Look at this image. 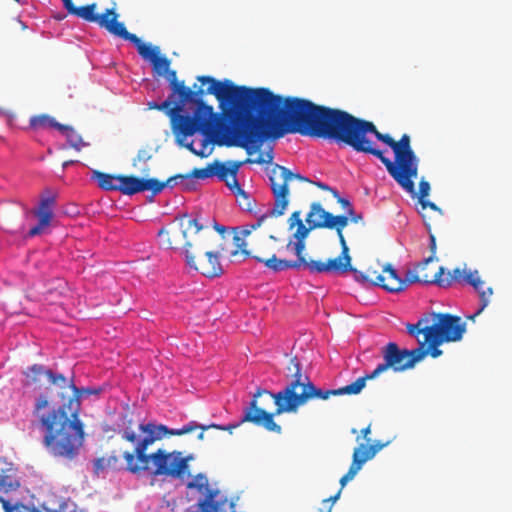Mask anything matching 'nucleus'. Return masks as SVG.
Returning <instances> with one entry per match:
<instances>
[{"label":"nucleus","instance_id":"f257e3e1","mask_svg":"<svg viewBox=\"0 0 512 512\" xmlns=\"http://www.w3.org/2000/svg\"><path fill=\"white\" fill-rule=\"evenodd\" d=\"M207 92L231 110L246 113L259 149L263 141L278 139L287 133L320 137V105L298 97H282L268 88L237 86L231 80H216L211 76H198Z\"/></svg>","mask_w":512,"mask_h":512},{"label":"nucleus","instance_id":"f03ea898","mask_svg":"<svg viewBox=\"0 0 512 512\" xmlns=\"http://www.w3.org/2000/svg\"><path fill=\"white\" fill-rule=\"evenodd\" d=\"M24 375L27 385L36 384L41 376H45L51 385L61 390L59 395L62 403L57 406H52L46 395L41 394L36 399L31 427L42 433V444L50 455L66 460L75 459L85 438V426L80 419L81 396L98 394L99 390L79 389L72 380L40 364L30 366Z\"/></svg>","mask_w":512,"mask_h":512},{"label":"nucleus","instance_id":"7ed1b4c3","mask_svg":"<svg viewBox=\"0 0 512 512\" xmlns=\"http://www.w3.org/2000/svg\"><path fill=\"white\" fill-rule=\"evenodd\" d=\"M199 426L195 421H191L180 429H169L165 425H155L152 423L140 424L139 430L143 437L138 439L134 431L125 428L121 436L130 443H135L134 452H124L123 458L126 461V469L138 474L142 471H151L154 476H165L172 479L183 480L190 476L189 461L192 456L183 457L182 452H168L163 449L147 454L149 446L167 435L181 436L197 430Z\"/></svg>","mask_w":512,"mask_h":512},{"label":"nucleus","instance_id":"20e7f679","mask_svg":"<svg viewBox=\"0 0 512 512\" xmlns=\"http://www.w3.org/2000/svg\"><path fill=\"white\" fill-rule=\"evenodd\" d=\"M219 103H221L219 101ZM224 114H233L237 120L233 124H227L222 117L214 113L213 107L205 102L196 106L192 116H181L173 119V134L177 144H182L187 137L193 136L196 132L203 135L201 148L204 157H207L208 147L211 143L226 145L227 147H241L248 154L255 149V141L251 132L246 113L239 110H231L227 105L220 104Z\"/></svg>","mask_w":512,"mask_h":512},{"label":"nucleus","instance_id":"39448f33","mask_svg":"<svg viewBox=\"0 0 512 512\" xmlns=\"http://www.w3.org/2000/svg\"><path fill=\"white\" fill-rule=\"evenodd\" d=\"M177 226L162 228L158 232L160 244L167 249L185 250L186 263L207 278L220 277L223 267L220 262L222 244L216 245L218 237L200 223L198 218L188 214L176 218Z\"/></svg>","mask_w":512,"mask_h":512},{"label":"nucleus","instance_id":"423d86ee","mask_svg":"<svg viewBox=\"0 0 512 512\" xmlns=\"http://www.w3.org/2000/svg\"><path fill=\"white\" fill-rule=\"evenodd\" d=\"M366 126L365 148L359 150V153L377 157L398 185L414 197L416 191L413 179L418 175L419 159L411 147L410 136L403 134L395 141L389 134L381 133L373 122L366 120Z\"/></svg>","mask_w":512,"mask_h":512},{"label":"nucleus","instance_id":"0eeeda50","mask_svg":"<svg viewBox=\"0 0 512 512\" xmlns=\"http://www.w3.org/2000/svg\"><path fill=\"white\" fill-rule=\"evenodd\" d=\"M295 179L307 181L305 177L301 176L300 174L291 172L284 166L275 164L271 168L269 172V180L271 190L274 196V206L273 208L267 210V212H265L263 215L258 217L255 220V222L246 225L245 229L242 230L240 235H234L233 240L237 249L232 252V255H236L240 251L241 254L244 255L245 257L253 258V254L260 252L261 247L258 246L248 249L245 238L248 237L252 233V231L262 226H274L275 219L278 218L279 216H282L285 213V210L289 203L288 185L291 181Z\"/></svg>","mask_w":512,"mask_h":512},{"label":"nucleus","instance_id":"6e6552de","mask_svg":"<svg viewBox=\"0 0 512 512\" xmlns=\"http://www.w3.org/2000/svg\"><path fill=\"white\" fill-rule=\"evenodd\" d=\"M366 120L352 114L322 105V138L344 144L354 151L363 150Z\"/></svg>","mask_w":512,"mask_h":512},{"label":"nucleus","instance_id":"1a4fd4ad","mask_svg":"<svg viewBox=\"0 0 512 512\" xmlns=\"http://www.w3.org/2000/svg\"><path fill=\"white\" fill-rule=\"evenodd\" d=\"M286 386L276 393L277 414L296 412L310 399L320 397V389L316 388L308 376L302 373L301 365L296 357L290 358L287 365Z\"/></svg>","mask_w":512,"mask_h":512},{"label":"nucleus","instance_id":"9d476101","mask_svg":"<svg viewBox=\"0 0 512 512\" xmlns=\"http://www.w3.org/2000/svg\"><path fill=\"white\" fill-rule=\"evenodd\" d=\"M433 323L429 324V317L420 318L415 324H407V332L416 338L421 333L429 334L434 344L456 342L462 339L466 331L465 323L459 316L449 313H433Z\"/></svg>","mask_w":512,"mask_h":512},{"label":"nucleus","instance_id":"9b49d317","mask_svg":"<svg viewBox=\"0 0 512 512\" xmlns=\"http://www.w3.org/2000/svg\"><path fill=\"white\" fill-rule=\"evenodd\" d=\"M278 409L276 393L266 389H257L249 406L244 410L242 422H250L264 427L269 432L280 434L282 428L274 421Z\"/></svg>","mask_w":512,"mask_h":512},{"label":"nucleus","instance_id":"f8f14e48","mask_svg":"<svg viewBox=\"0 0 512 512\" xmlns=\"http://www.w3.org/2000/svg\"><path fill=\"white\" fill-rule=\"evenodd\" d=\"M381 354L384 361L371 373L366 374L368 380L377 378L389 369L395 373L412 369L427 356V351L422 348L400 349L395 342H389L381 349Z\"/></svg>","mask_w":512,"mask_h":512},{"label":"nucleus","instance_id":"ddd939ff","mask_svg":"<svg viewBox=\"0 0 512 512\" xmlns=\"http://www.w3.org/2000/svg\"><path fill=\"white\" fill-rule=\"evenodd\" d=\"M187 489L196 490L203 497L198 501V512H233V504L225 495L209 484L208 477L198 473L186 485Z\"/></svg>","mask_w":512,"mask_h":512},{"label":"nucleus","instance_id":"4468645a","mask_svg":"<svg viewBox=\"0 0 512 512\" xmlns=\"http://www.w3.org/2000/svg\"><path fill=\"white\" fill-rule=\"evenodd\" d=\"M320 212V202H314L311 205V210L305 218L306 224L303 223L301 212L294 211L288 219L289 229L296 227L293 233V239H290L286 245V249L294 255H300L305 251V240L309 232L313 229L320 227V221L314 219V215Z\"/></svg>","mask_w":512,"mask_h":512},{"label":"nucleus","instance_id":"2eb2a0df","mask_svg":"<svg viewBox=\"0 0 512 512\" xmlns=\"http://www.w3.org/2000/svg\"><path fill=\"white\" fill-rule=\"evenodd\" d=\"M389 444V441L382 442L375 440L373 442L359 443L353 450L352 462L348 471L340 479V489L337 493L329 498L322 499V502H335L341 494L342 488L362 469L363 465L373 459L376 454Z\"/></svg>","mask_w":512,"mask_h":512},{"label":"nucleus","instance_id":"dca6fc26","mask_svg":"<svg viewBox=\"0 0 512 512\" xmlns=\"http://www.w3.org/2000/svg\"><path fill=\"white\" fill-rule=\"evenodd\" d=\"M96 9V3L77 7L74 16L90 23H96L99 27L106 29L110 34L124 39L128 31L124 23L118 21L119 14L116 12L115 7L106 9L102 14H97Z\"/></svg>","mask_w":512,"mask_h":512},{"label":"nucleus","instance_id":"f3484780","mask_svg":"<svg viewBox=\"0 0 512 512\" xmlns=\"http://www.w3.org/2000/svg\"><path fill=\"white\" fill-rule=\"evenodd\" d=\"M295 260L280 259L270 250L264 247L260 248V252L253 254V259L259 263H263L266 268L273 272H281L287 269H299L301 267L309 269L311 272L320 273V261L308 260L303 252L295 255Z\"/></svg>","mask_w":512,"mask_h":512},{"label":"nucleus","instance_id":"a211bd4d","mask_svg":"<svg viewBox=\"0 0 512 512\" xmlns=\"http://www.w3.org/2000/svg\"><path fill=\"white\" fill-rule=\"evenodd\" d=\"M250 161L251 158H247L243 161H228L226 163L215 161L212 163L213 176H217L221 181L225 182L226 186L233 194L242 195L244 198H247L246 193L237 180V173L240 167L244 164H248Z\"/></svg>","mask_w":512,"mask_h":512},{"label":"nucleus","instance_id":"6ab92c4d","mask_svg":"<svg viewBox=\"0 0 512 512\" xmlns=\"http://www.w3.org/2000/svg\"><path fill=\"white\" fill-rule=\"evenodd\" d=\"M55 206L56 194L50 190H46L41 195L37 208L33 211V214L38 219V223L29 230V237H34L42 234L43 231L50 226L54 216Z\"/></svg>","mask_w":512,"mask_h":512},{"label":"nucleus","instance_id":"aec40b11","mask_svg":"<svg viewBox=\"0 0 512 512\" xmlns=\"http://www.w3.org/2000/svg\"><path fill=\"white\" fill-rule=\"evenodd\" d=\"M124 40L129 41L136 46L141 57L152 63L153 69L158 75H163L170 68V60L165 56H160V50L158 47H153L150 44L143 43L136 34L130 32L126 34Z\"/></svg>","mask_w":512,"mask_h":512},{"label":"nucleus","instance_id":"412c9836","mask_svg":"<svg viewBox=\"0 0 512 512\" xmlns=\"http://www.w3.org/2000/svg\"><path fill=\"white\" fill-rule=\"evenodd\" d=\"M164 74H166V78L169 81L170 88L172 91V96H179L181 97V103H191L195 106L200 105V102H204L203 95L209 94L207 92V89L204 90L203 88H199L196 91H193L189 87H186L183 81H178L177 74L175 70L166 71Z\"/></svg>","mask_w":512,"mask_h":512},{"label":"nucleus","instance_id":"4be33fe9","mask_svg":"<svg viewBox=\"0 0 512 512\" xmlns=\"http://www.w3.org/2000/svg\"><path fill=\"white\" fill-rule=\"evenodd\" d=\"M322 200L327 203V207L331 210L334 209V205H340L348 213L351 221L355 223L362 221L363 219L361 214H356L354 212L348 199L342 198L336 189L324 183H322Z\"/></svg>","mask_w":512,"mask_h":512},{"label":"nucleus","instance_id":"5701e85b","mask_svg":"<svg viewBox=\"0 0 512 512\" xmlns=\"http://www.w3.org/2000/svg\"><path fill=\"white\" fill-rule=\"evenodd\" d=\"M432 262L433 256H429L428 258L419 262L413 269L407 270L404 278H402L403 290L414 283L434 284V282H437V279L433 277V273L420 274V272H423Z\"/></svg>","mask_w":512,"mask_h":512},{"label":"nucleus","instance_id":"b1692460","mask_svg":"<svg viewBox=\"0 0 512 512\" xmlns=\"http://www.w3.org/2000/svg\"><path fill=\"white\" fill-rule=\"evenodd\" d=\"M464 281L473 286L480 297V307L474 314L468 316V319L474 320L489 304V298L493 294V290L491 287H488L486 290L483 289L484 282L481 280L478 271L465 274Z\"/></svg>","mask_w":512,"mask_h":512},{"label":"nucleus","instance_id":"393cba45","mask_svg":"<svg viewBox=\"0 0 512 512\" xmlns=\"http://www.w3.org/2000/svg\"><path fill=\"white\" fill-rule=\"evenodd\" d=\"M341 244V254L338 257L330 258L326 262L322 263V272H333L337 274H343L351 269V257L349 255V248L346 241Z\"/></svg>","mask_w":512,"mask_h":512},{"label":"nucleus","instance_id":"a878e982","mask_svg":"<svg viewBox=\"0 0 512 512\" xmlns=\"http://www.w3.org/2000/svg\"><path fill=\"white\" fill-rule=\"evenodd\" d=\"M381 278L383 282L379 283V287L393 293L403 291L402 278L390 264L382 268Z\"/></svg>","mask_w":512,"mask_h":512},{"label":"nucleus","instance_id":"bb28decb","mask_svg":"<svg viewBox=\"0 0 512 512\" xmlns=\"http://www.w3.org/2000/svg\"><path fill=\"white\" fill-rule=\"evenodd\" d=\"M348 224V216L333 215L332 212L322 208V228L336 229L339 242L345 241L342 230Z\"/></svg>","mask_w":512,"mask_h":512},{"label":"nucleus","instance_id":"cd10ccee","mask_svg":"<svg viewBox=\"0 0 512 512\" xmlns=\"http://www.w3.org/2000/svg\"><path fill=\"white\" fill-rule=\"evenodd\" d=\"M19 487L16 473L11 464L0 459V491L9 492Z\"/></svg>","mask_w":512,"mask_h":512},{"label":"nucleus","instance_id":"c85d7f7f","mask_svg":"<svg viewBox=\"0 0 512 512\" xmlns=\"http://www.w3.org/2000/svg\"><path fill=\"white\" fill-rule=\"evenodd\" d=\"M464 276L465 274L460 268L446 272L445 268L442 266L433 273V277L437 279V282H434V284L443 288L451 286L454 282L464 281Z\"/></svg>","mask_w":512,"mask_h":512},{"label":"nucleus","instance_id":"c756f323","mask_svg":"<svg viewBox=\"0 0 512 512\" xmlns=\"http://www.w3.org/2000/svg\"><path fill=\"white\" fill-rule=\"evenodd\" d=\"M367 377L362 376L356 379L353 383L346 385L344 387L338 388V389H332V390H326L322 391V400L328 399L330 396H338V395H356L359 394L362 389L366 385Z\"/></svg>","mask_w":512,"mask_h":512},{"label":"nucleus","instance_id":"7c9ffc66","mask_svg":"<svg viewBox=\"0 0 512 512\" xmlns=\"http://www.w3.org/2000/svg\"><path fill=\"white\" fill-rule=\"evenodd\" d=\"M174 97L172 96V93L169 95V97L164 100L162 103L159 104V111H164L170 118L171 122V129L173 130V119H176L181 116H186L183 114L184 107L187 103H181V97L178 96V101L172 106L174 102Z\"/></svg>","mask_w":512,"mask_h":512},{"label":"nucleus","instance_id":"2f4dec72","mask_svg":"<svg viewBox=\"0 0 512 512\" xmlns=\"http://www.w3.org/2000/svg\"><path fill=\"white\" fill-rule=\"evenodd\" d=\"M29 124L30 127L34 130L55 128L59 131H64V129H67V125L57 122L55 118L47 114L32 116L30 118Z\"/></svg>","mask_w":512,"mask_h":512},{"label":"nucleus","instance_id":"473e14b6","mask_svg":"<svg viewBox=\"0 0 512 512\" xmlns=\"http://www.w3.org/2000/svg\"><path fill=\"white\" fill-rule=\"evenodd\" d=\"M176 176H182L178 178V181L183 183L186 189L190 190L194 185L193 178L206 179L213 176L212 164L205 168H195L188 174H177Z\"/></svg>","mask_w":512,"mask_h":512},{"label":"nucleus","instance_id":"72a5a7b5","mask_svg":"<svg viewBox=\"0 0 512 512\" xmlns=\"http://www.w3.org/2000/svg\"><path fill=\"white\" fill-rule=\"evenodd\" d=\"M92 178L97 180L98 186L106 191L117 190L120 183V175H111L100 171H93Z\"/></svg>","mask_w":512,"mask_h":512},{"label":"nucleus","instance_id":"f704fd0d","mask_svg":"<svg viewBox=\"0 0 512 512\" xmlns=\"http://www.w3.org/2000/svg\"><path fill=\"white\" fill-rule=\"evenodd\" d=\"M118 191H120L124 195H134L136 193H139L138 177L133 175H120Z\"/></svg>","mask_w":512,"mask_h":512},{"label":"nucleus","instance_id":"c9c22d12","mask_svg":"<svg viewBox=\"0 0 512 512\" xmlns=\"http://www.w3.org/2000/svg\"><path fill=\"white\" fill-rule=\"evenodd\" d=\"M424 338L423 340L418 339L419 346L417 348H422L424 351H427V355L430 354L432 358H437L442 355V350L438 348L441 344H434L433 338L429 337V334L422 333Z\"/></svg>","mask_w":512,"mask_h":512},{"label":"nucleus","instance_id":"e433bc0d","mask_svg":"<svg viewBox=\"0 0 512 512\" xmlns=\"http://www.w3.org/2000/svg\"><path fill=\"white\" fill-rule=\"evenodd\" d=\"M180 177L181 176L174 175V176L169 177L165 182H161L155 178H150L149 179V191H151L153 195H156V194L160 193L167 186L173 187L174 185H177L178 178H180Z\"/></svg>","mask_w":512,"mask_h":512},{"label":"nucleus","instance_id":"4c0bfd02","mask_svg":"<svg viewBox=\"0 0 512 512\" xmlns=\"http://www.w3.org/2000/svg\"><path fill=\"white\" fill-rule=\"evenodd\" d=\"M418 202L421 205L422 217L425 222V226L427 227L428 231H430V223L427 221V215L424 212L429 208L436 214V217L438 219L441 218V216L443 215V212L435 203L430 202L426 198L422 199Z\"/></svg>","mask_w":512,"mask_h":512},{"label":"nucleus","instance_id":"58836bf2","mask_svg":"<svg viewBox=\"0 0 512 512\" xmlns=\"http://www.w3.org/2000/svg\"><path fill=\"white\" fill-rule=\"evenodd\" d=\"M61 132L66 135L69 144L76 150H80L81 147L85 146L81 136L72 127L67 126V129Z\"/></svg>","mask_w":512,"mask_h":512},{"label":"nucleus","instance_id":"ea45409f","mask_svg":"<svg viewBox=\"0 0 512 512\" xmlns=\"http://www.w3.org/2000/svg\"><path fill=\"white\" fill-rule=\"evenodd\" d=\"M197 425L199 426L197 429H201V432L198 434L197 438L199 440H203L204 439V431L209 428H215V429H219V430H228L231 433L233 429H235L236 427H238L240 425V423L232 424V425H228V426H222V425H218V424H211L208 426L199 425V424H197Z\"/></svg>","mask_w":512,"mask_h":512},{"label":"nucleus","instance_id":"a19ab883","mask_svg":"<svg viewBox=\"0 0 512 512\" xmlns=\"http://www.w3.org/2000/svg\"><path fill=\"white\" fill-rule=\"evenodd\" d=\"M365 277L367 284L379 286V283L383 282L381 278V272L374 270L372 268H368L365 271Z\"/></svg>","mask_w":512,"mask_h":512},{"label":"nucleus","instance_id":"79ce46f5","mask_svg":"<svg viewBox=\"0 0 512 512\" xmlns=\"http://www.w3.org/2000/svg\"><path fill=\"white\" fill-rule=\"evenodd\" d=\"M111 460L114 462H118V458L116 456L102 457L98 458L94 462L95 471L98 473L108 467H111Z\"/></svg>","mask_w":512,"mask_h":512},{"label":"nucleus","instance_id":"37998d69","mask_svg":"<svg viewBox=\"0 0 512 512\" xmlns=\"http://www.w3.org/2000/svg\"><path fill=\"white\" fill-rule=\"evenodd\" d=\"M431 187L428 181L421 179L419 182L418 201L425 199L429 196Z\"/></svg>","mask_w":512,"mask_h":512},{"label":"nucleus","instance_id":"c03bdc74","mask_svg":"<svg viewBox=\"0 0 512 512\" xmlns=\"http://www.w3.org/2000/svg\"><path fill=\"white\" fill-rule=\"evenodd\" d=\"M273 160V153L272 151L266 152V153H260L257 158L251 159L249 163H257V164H265V163H271Z\"/></svg>","mask_w":512,"mask_h":512},{"label":"nucleus","instance_id":"a18cd8bd","mask_svg":"<svg viewBox=\"0 0 512 512\" xmlns=\"http://www.w3.org/2000/svg\"><path fill=\"white\" fill-rule=\"evenodd\" d=\"M152 157V155L149 153L148 150L146 149H140L137 153V156L135 157V159L133 160V165L136 166L137 165V162H147L148 160H150Z\"/></svg>","mask_w":512,"mask_h":512},{"label":"nucleus","instance_id":"49530a36","mask_svg":"<svg viewBox=\"0 0 512 512\" xmlns=\"http://www.w3.org/2000/svg\"><path fill=\"white\" fill-rule=\"evenodd\" d=\"M372 431V424L369 423L366 427L360 430V435L356 437V442L359 443L360 438H363L367 442L371 441L370 434Z\"/></svg>","mask_w":512,"mask_h":512},{"label":"nucleus","instance_id":"de8ad7c7","mask_svg":"<svg viewBox=\"0 0 512 512\" xmlns=\"http://www.w3.org/2000/svg\"><path fill=\"white\" fill-rule=\"evenodd\" d=\"M178 145L187 148L190 152H192L196 156L204 157V151L195 149L193 142H186V140H183V143L178 144Z\"/></svg>","mask_w":512,"mask_h":512},{"label":"nucleus","instance_id":"09e8293b","mask_svg":"<svg viewBox=\"0 0 512 512\" xmlns=\"http://www.w3.org/2000/svg\"><path fill=\"white\" fill-rule=\"evenodd\" d=\"M348 271L353 273V277L357 282L362 283L364 285L367 284L365 272L359 271V270L353 268L352 266H351V269H349Z\"/></svg>","mask_w":512,"mask_h":512},{"label":"nucleus","instance_id":"8fccbe9b","mask_svg":"<svg viewBox=\"0 0 512 512\" xmlns=\"http://www.w3.org/2000/svg\"><path fill=\"white\" fill-rule=\"evenodd\" d=\"M63 6H64V8L67 10V12L70 15H73V16L75 15V12L77 10V6L74 5L72 0H64L63 1Z\"/></svg>","mask_w":512,"mask_h":512},{"label":"nucleus","instance_id":"3c124183","mask_svg":"<svg viewBox=\"0 0 512 512\" xmlns=\"http://www.w3.org/2000/svg\"><path fill=\"white\" fill-rule=\"evenodd\" d=\"M428 232H429V238H430V245H429V248H430V251H431V255L430 256H433V260H434L435 259V253H436V238L431 233V230L428 231Z\"/></svg>","mask_w":512,"mask_h":512},{"label":"nucleus","instance_id":"603ef678","mask_svg":"<svg viewBox=\"0 0 512 512\" xmlns=\"http://www.w3.org/2000/svg\"><path fill=\"white\" fill-rule=\"evenodd\" d=\"M138 184H139V192L149 191V179H144V178L138 177Z\"/></svg>","mask_w":512,"mask_h":512},{"label":"nucleus","instance_id":"864d4df0","mask_svg":"<svg viewBox=\"0 0 512 512\" xmlns=\"http://www.w3.org/2000/svg\"><path fill=\"white\" fill-rule=\"evenodd\" d=\"M148 108L149 109H153V110H159V103L154 102V101L149 102L148 103Z\"/></svg>","mask_w":512,"mask_h":512},{"label":"nucleus","instance_id":"5fc2aeb1","mask_svg":"<svg viewBox=\"0 0 512 512\" xmlns=\"http://www.w3.org/2000/svg\"><path fill=\"white\" fill-rule=\"evenodd\" d=\"M214 228L220 234H223L225 232V227L218 225L216 222H214Z\"/></svg>","mask_w":512,"mask_h":512},{"label":"nucleus","instance_id":"6e6d98bb","mask_svg":"<svg viewBox=\"0 0 512 512\" xmlns=\"http://www.w3.org/2000/svg\"><path fill=\"white\" fill-rule=\"evenodd\" d=\"M71 163H72V161H66V162L63 163V167L66 168Z\"/></svg>","mask_w":512,"mask_h":512},{"label":"nucleus","instance_id":"4d7b16f0","mask_svg":"<svg viewBox=\"0 0 512 512\" xmlns=\"http://www.w3.org/2000/svg\"><path fill=\"white\" fill-rule=\"evenodd\" d=\"M351 433H352V434H357V433H358V431H357V429H356V428H352V429H351Z\"/></svg>","mask_w":512,"mask_h":512},{"label":"nucleus","instance_id":"13d9d810","mask_svg":"<svg viewBox=\"0 0 512 512\" xmlns=\"http://www.w3.org/2000/svg\"><path fill=\"white\" fill-rule=\"evenodd\" d=\"M423 273H431L430 271H428V266L426 267V269L423 271ZM420 274H422V272H420Z\"/></svg>","mask_w":512,"mask_h":512},{"label":"nucleus","instance_id":"bf43d9fd","mask_svg":"<svg viewBox=\"0 0 512 512\" xmlns=\"http://www.w3.org/2000/svg\"><path fill=\"white\" fill-rule=\"evenodd\" d=\"M117 462H114V460H111V467H115Z\"/></svg>","mask_w":512,"mask_h":512},{"label":"nucleus","instance_id":"052dcab7","mask_svg":"<svg viewBox=\"0 0 512 512\" xmlns=\"http://www.w3.org/2000/svg\"><path fill=\"white\" fill-rule=\"evenodd\" d=\"M270 239L276 240V238L273 235L269 236Z\"/></svg>","mask_w":512,"mask_h":512},{"label":"nucleus","instance_id":"680f3d73","mask_svg":"<svg viewBox=\"0 0 512 512\" xmlns=\"http://www.w3.org/2000/svg\"><path fill=\"white\" fill-rule=\"evenodd\" d=\"M328 512H331V510H329Z\"/></svg>","mask_w":512,"mask_h":512}]
</instances>
